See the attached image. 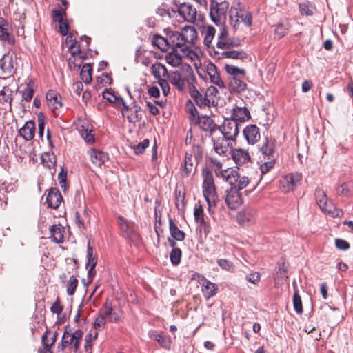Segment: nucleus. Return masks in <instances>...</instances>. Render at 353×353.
Listing matches in <instances>:
<instances>
[{"instance_id": "obj_1", "label": "nucleus", "mask_w": 353, "mask_h": 353, "mask_svg": "<svg viewBox=\"0 0 353 353\" xmlns=\"http://www.w3.org/2000/svg\"><path fill=\"white\" fill-rule=\"evenodd\" d=\"M203 159V151L200 146L193 145L185 154L184 163L181 168L183 177L194 176L199 162Z\"/></svg>"}, {"instance_id": "obj_2", "label": "nucleus", "mask_w": 353, "mask_h": 353, "mask_svg": "<svg viewBox=\"0 0 353 353\" xmlns=\"http://www.w3.org/2000/svg\"><path fill=\"white\" fill-rule=\"evenodd\" d=\"M203 194L208 203V210L210 212L212 207H216L219 201L216 188L214 182V178L210 172L203 170Z\"/></svg>"}, {"instance_id": "obj_3", "label": "nucleus", "mask_w": 353, "mask_h": 353, "mask_svg": "<svg viewBox=\"0 0 353 353\" xmlns=\"http://www.w3.org/2000/svg\"><path fill=\"white\" fill-rule=\"evenodd\" d=\"M83 334L81 330L77 329L72 332L69 326H66L61 338V344L59 345L58 348L63 350L68 347H70L71 351L77 353L79 349Z\"/></svg>"}, {"instance_id": "obj_4", "label": "nucleus", "mask_w": 353, "mask_h": 353, "mask_svg": "<svg viewBox=\"0 0 353 353\" xmlns=\"http://www.w3.org/2000/svg\"><path fill=\"white\" fill-rule=\"evenodd\" d=\"M229 8V3L226 1L220 3L211 0L210 6V16L214 23L219 26H225L226 13Z\"/></svg>"}, {"instance_id": "obj_5", "label": "nucleus", "mask_w": 353, "mask_h": 353, "mask_svg": "<svg viewBox=\"0 0 353 353\" xmlns=\"http://www.w3.org/2000/svg\"><path fill=\"white\" fill-rule=\"evenodd\" d=\"M1 101H3L5 108H10L12 100V93L16 89L17 85L13 76L1 77Z\"/></svg>"}, {"instance_id": "obj_6", "label": "nucleus", "mask_w": 353, "mask_h": 353, "mask_svg": "<svg viewBox=\"0 0 353 353\" xmlns=\"http://www.w3.org/2000/svg\"><path fill=\"white\" fill-rule=\"evenodd\" d=\"M226 26H221L218 35L216 47L219 49H230L238 47L241 45V41L237 37H230Z\"/></svg>"}, {"instance_id": "obj_7", "label": "nucleus", "mask_w": 353, "mask_h": 353, "mask_svg": "<svg viewBox=\"0 0 353 353\" xmlns=\"http://www.w3.org/2000/svg\"><path fill=\"white\" fill-rule=\"evenodd\" d=\"M223 136L228 139L235 141L239 135V129L237 122L230 118L225 119L222 125L219 127Z\"/></svg>"}, {"instance_id": "obj_8", "label": "nucleus", "mask_w": 353, "mask_h": 353, "mask_svg": "<svg viewBox=\"0 0 353 353\" xmlns=\"http://www.w3.org/2000/svg\"><path fill=\"white\" fill-rule=\"evenodd\" d=\"M258 149L265 159L276 158V146L274 138L265 137L258 145Z\"/></svg>"}, {"instance_id": "obj_9", "label": "nucleus", "mask_w": 353, "mask_h": 353, "mask_svg": "<svg viewBox=\"0 0 353 353\" xmlns=\"http://www.w3.org/2000/svg\"><path fill=\"white\" fill-rule=\"evenodd\" d=\"M192 51L190 48H172V50L165 56L166 62L172 66H179L181 62L182 59L188 57Z\"/></svg>"}, {"instance_id": "obj_10", "label": "nucleus", "mask_w": 353, "mask_h": 353, "mask_svg": "<svg viewBox=\"0 0 353 353\" xmlns=\"http://www.w3.org/2000/svg\"><path fill=\"white\" fill-rule=\"evenodd\" d=\"M225 201L227 206L231 210H236L242 205L243 199L241 194L238 191L236 186H231L226 191Z\"/></svg>"}, {"instance_id": "obj_11", "label": "nucleus", "mask_w": 353, "mask_h": 353, "mask_svg": "<svg viewBox=\"0 0 353 353\" xmlns=\"http://www.w3.org/2000/svg\"><path fill=\"white\" fill-rule=\"evenodd\" d=\"M227 175H223L226 178V181L232 185L236 186L238 191L245 188L249 183V179L248 176H240L237 172L234 170L228 171L225 170Z\"/></svg>"}, {"instance_id": "obj_12", "label": "nucleus", "mask_w": 353, "mask_h": 353, "mask_svg": "<svg viewBox=\"0 0 353 353\" xmlns=\"http://www.w3.org/2000/svg\"><path fill=\"white\" fill-rule=\"evenodd\" d=\"M232 141L224 136L214 139L213 148L215 152L220 156L226 157L228 153H230L232 150Z\"/></svg>"}, {"instance_id": "obj_13", "label": "nucleus", "mask_w": 353, "mask_h": 353, "mask_svg": "<svg viewBox=\"0 0 353 353\" xmlns=\"http://www.w3.org/2000/svg\"><path fill=\"white\" fill-rule=\"evenodd\" d=\"M243 135L249 145H254L261 139L259 128L255 124H249L243 130Z\"/></svg>"}, {"instance_id": "obj_14", "label": "nucleus", "mask_w": 353, "mask_h": 353, "mask_svg": "<svg viewBox=\"0 0 353 353\" xmlns=\"http://www.w3.org/2000/svg\"><path fill=\"white\" fill-rule=\"evenodd\" d=\"M177 12L185 21L192 23L196 21L197 12L192 5L183 3L178 8Z\"/></svg>"}, {"instance_id": "obj_15", "label": "nucleus", "mask_w": 353, "mask_h": 353, "mask_svg": "<svg viewBox=\"0 0 353 353\" xmlns=\"http://www.w3.org/2000/svg\"><path fill=\"white\" fill-rule=\"evenodd\" d=\"M206 73L209 77L210 82L220 88H225V85L220 77V73L216 65L209 63L206 66Z\"/></svg>"}, {"instance_id": "obj_16", "label": "nucleus", "mask_w": 353, "mask_h": 353, "mask_svg": "<svg viewBox=\"0 0 353 353\" xmlns=\"http://www.w3.org/2000/svg\"><path fill=\"white\" fill-rule=\"evenodd\" d=\"M168 41L170 42V48H190V46H188L182 37L181 32L169 30L167 32Z\"/></svg>"}, {"instance_id": "obj_17", "label": "nucleus", "mask_w": 353, "mask_h": 353, "mask_svg": "<svg viewBox=\"0 0 353 353\" xmlns=\"http://www.w3.org/2000/svg\"><path fill=\"white\" fill-rule=\"evenodd\" d=\"M190 94L195 103L200 108L212 106L210 99L207 97L205 94L201 93L194 86H193L192 88H190Z\"/></svg>"}, {"instance_id": "obj_18", "label": "nucleus", "mask_w": 353, "mask_h": 353, "mask_svg": "<svg viewBox=\"0 0 353 353\" xmlns=\"http://www.w3.org/2000/svg\"><path fill=\"white\" fill-rule=\"evenodd\" d=\"M251 118L249 110L245 107L236 106L232 108L230 119L236 122H245Z\"/></svg>"}, {"instance_id": "obj_19", "label": "nucleus", "mask_w": 353, "mask_h": 353, "mask_svg": "<svg viewBox=\"0 0 353 353\" xmlns=\"http://www.w3.org/2000/svg\"><path fill=\"white\" fill-rule=\"evenodd\" d=\"M1 41L7 42L10 46L15 43L12 28L3 18H1Z\"/></svg>"}, {"instance_id": "obj_20", "label": "nucleus", "mask_w": 353, "mask_h": 353, "mask_svg": "<svg viewBox=\"0 0 353 353\" xmlns=\"http://www.w3.org/2000/svg\"><path fill=\"white\" fill-rule=\"evenodd\" d=\"M46 101L48 107L52 110L62 107L61 97L55 90H50L46 94Z\"/></svg>"}, {"instance_id": "obj_21", "label": "nucleus", "mask_w": 353, "mask_h": 353, "mask_svg": "<svg viewBox=\"0 0 353 353\" xmlns=\"http://www.w3.org/2000/svg\"><path fill=\"white\" fill-rule=\"evenodd\" d=\"M62 200V196L57 188H52L49 190L46 196V202L49 208L57 209Z\"/></svg>"}, {"instance_id": "obj_22", "label": "nucleus", "mask_w": 353, "mask_h": 353, "mask_svg": "<svg viewBox=\"0 0 353 353\" xmlns=\"http://www.w3.org/2000/svg\"><path fill=\"white\" fill-rule=\"evenodd\" d=\"M230 153L232 159L239 165H243L250 159L248 152L240 148L232 149Z\"/></svg>"}, {"instance_id": "obj_23", "label": "nucleus", "mask_w": 353, "mask_h": 353, "mask_svg": "<svg viewBox=\"0 0 353 353\" xmlns=\"http://www.w3.org/2000/svg\"><path fill=\"white\" fill-rule=\"evenodd\" d=\"M181 33L188 46H190L192 50V45L194 43L197 38V32L194 27L186 26L182 28Z\"/></svg>"}, {"instance_id": "obj_24", "label": "nucleus", "mask_w": 353, "mask_h": 353, "mask_svg": "<svg viewBox=\"0 0 353 353\" xmlns=\"http://www.w3.org/2000/svg\"><path fill=\"white\" fill-rule=\"evenodd\" d=\"M35 129L34 122L30 120L25 123L19 130V134L26 141H30L34 137Z\"/></svg>"}, {"instance_id": "obj_25", "label": "nucleus", "mask_w": 353, "mask_h": 353, "mask_svg": "<svg viewBox=\"0 0 353 353\" xmlns=\"http://www.w3.org/2000/svg\"><path fill=\"white\" fill-rule=\"evenodd\" d=\"M196 123L199 128L204 132H212L214 130L216 124L214 121L208 116L198 117Z\"/></svg>"}, {"instance_id": "obj_26", "label": "nucleus", "mask_w": 353, "mask_h": 353, "mask_svg": "<svg viewBox=\"0 0 353 353\" xmlns=\"http://www.w3.org/2000/svg\"><path fill=\"white\" fill-rule=\"evenodd\" d=\"M65 228L61 225H53L50 229V238L57 243H62L63 241Z\"/></svg>"}, {"instance_id": "obj_27", "label": "nucleus", "mask_w": 353, "mask_h": 353, "mask_svg": "<svg viewBox=\"0 0 353 353\" xmlns=\"http://www.w3.org/2000/svg\"><path fill=\"white\" fill-rule=\"evenodd\" d=\"M217 290L218 286L215 283L207 279L204 280L203 283L202 292L204 294L205 298L207 300L215 296L216 294L217 293Z\"/></svg>"}, {"instance_id": "obj_28", "label": "nucleus", "mask_w": 353, "mask_h": 353, "mask_svg": "<svg viewBox=\"0 0 353 353\" xmlns=\"http://www.w3.org/2000/svg\"><path fill=\"white\" fill-rule=\"evenodd\" d=\"M149 335L152 339L157 341L163 348L170 349L171 340L169 336L161 335L157 331H150Z\"/></svg>"}, {"instance_id": "obj_29", "label": "nucleus", "mask_w": 353, "mask_h": 353, "mask_svg": "<svg viewBox=\"0 0 353 353\" xmlns=\"http://www.w3.org/2000/svg\"><path fill=\"white\" fill-rule=\"evenodd\" d=\"M90 157L92 162L97 166H101L108 159V154L97 150H91Z\"/></svg>"}, {"instance_id": "obj_30", "label": "nucleus", "mask_w": 353, "mask_h": 353, "mask_svg": "<svg viewBox=\"0 0 353 353\" xmlns=\"http://www.w3.org/2000/svg\"><path fill=\"white\" fill-rule=\"evenodd\" d=\"M169 81L172 85L175 86L179 91H183L185 89V81L181 77L178 72H173L168 75Z\"/></svg>"}, {"instance_id": "obj_31", "label": "nucleus", "mask_w": 353, "mask_h": 353, "mask_svg": "<svg viewBox=\"0 0 353 353\" xmlns=\"http://www.w3.org/2000/svg\"><path fill=\"white\" fill-rule=\"evenodd\" d=\"M1 70L7 73V76H13V61L12 56L5 54L1 57Z\"/></svg>"}, {"instance_id": "obj_32", "label": "nucleus", "mask_w": 353, "mask_h": 353, "mask_svg": "<svg viewBox=\"0 0 353 353\" xmlns=\"http://www.w3.org/2000/svg\"><path fill=\"white\" fill-rule=\"evenodd\" d=\"M169 229L172 238L176 241H181L185 239V233L179 229L173 219L169 220Z\"/></svg>"}, {"instance_id": "obj_33", "label": "nucleus", "mask_w": 353, "mask_h": 353, "mask_svg": "<svg viewBox=\"0 0 353 353\" xmlns=\"http://www.w3.org/2000/svg\"><path fill=\"white\" fill-rule=\"evenodd\" d=\"M58 336V333L57 332H53L49 330H47L44 334L42 336L41 341L43 345V347H50L54 344L57 337Z\"/></svg>"}, {"instance_id": "obj_34", "label": "nucleus", "mask_w": 353, "mask_h": 353, "mask_svg": "<svg viewBox=\"0 0 353 353\" xmlns=\"http://www.w3.org/2000/svg\"><path fill=\"white\" fill-rule=\"evenodd\" d=\"M336 194L339 196H351L353 195V181L343 183L336 189Z\"/></svg>"}, {"instance_id": "obj_35", "label": "nucleus", "mask_w": 353, "mask_h": 353, "mask_svg": "<svg viewBox=\"0 0 353 353\" xmlns=\"http://www.w3.org/2000/svg\"><path fill=\"white\" fill-rule=\"evenodd\" d=\"M230 88L235 92L241 93L245 90L246 83L236 77H232L230 80Z\"/></svg>"}, {"instance_id": "obj_36", "label": "nucleus", "mask_w": 353, "mask_h": 353, "mask_svg": "<svg viewBox=\"0 0 353 353\" xmlns=\"http://www.w3.org/2000/svg\"><path fill=\"white\" fill-rule=\"evenodd\" d=\"M152 43L162 51H167L170 48V42L168 41V37L165 38L156 34L153 37Z\"/></svg>"}, {"instance_id": "obj_37", "label": "nucleus", "mask_w": 353, "mask_h": 353, "mask_svg": "<svg viewBox=\"0 0 353 353\" xmlns=\"http://www.w3.org/2000/svg\"><path fill=\"white\" fill-rule=\"evenodd\" d=\"M315 197L316 203L321 210H325L329 204L327 203V197L323 190L321 188L316 189Z\"/></svg>"}, {"instance_id": "obj_38", "label": "nucleus", "mask_w": 353, "mask_h": 353, "mask_svg": "<svg viewBox=\"0 0 353 353\" xmlns=\"http://www.w3.org/2000/svg\"><path fill=\"white\" fill-rule=\"evenodd\" d=\"M92 68L90 63H85L83 65L80 72V77L85 84H89L92 81Z\"/></svg>"}, {"instance_id": "obj_39", "label": "nucleus", "mask_w": 353, "mask_h": 353, "mask_svg": "<svg viewBox=\"0 0 353 353\" xmlns=\"http://www.w3.org/2000/svg\"><path fill=\"white\" fill-rule=\"evenodd\" d=\"M34 83L30 80L29 81L23 90L21 91L22 99L26 101H30L32 99L33 94L34 92Z\"/></svg>"}, {"instance_id": "obj_40", "label": "nucleus", "mask_w": 353, "mask_h": 353, "mask_svg": "<svg viewBox=\"0 0 353 353\" xmlns=\"http://www.w3.org/2000/svg\"><path fill=\"white\" fill-rule=\"evenodd\" d=\"M130 111L131 114L127 115L128 121L132 123L139 122L142 119V116L140 114L141 107L137 105L135 102H133V110Z\"/></svg>"}, {"instance_id": "obj_41", "label": "nucleus", "mask_w": 353, "mask_h": 353, "mask_svg": "<svg viewBox=\"0 0 353 353\" xmlns=\"http://www.w3.org/2000/svg\"><path fill=\"white\" fill-rule=\"evenodd\" d=\"M151 72L154 77L158 80L161 79V76H165L168 72L165 65L158 62L152 65Z\"/></svg>"}, {"instance_id": "obj_42", "label": "nucleus", "mask_w": 353, "mask_h": 353, "mask_svg": "<svg viewBox=\"0 0 353 353\" xmlns=\"http://www.w3.org/2000/svg\"><path fill=\"white\" fill-rule=\"evenodd\" d=\"M223 58L243 59L247 58V54L243 51L238 50H225L221 53Z\"/></svg>"}, {"instance_id": "obj_43", "label": "nucleus", "mask_w": 353, "mask_h": 353, "mask_svg": "<svg viewBox=\"0 0 353 353\" xmlns=\"http://www.w3.org/2000/svg\"><path fill=\"white\" fill-rule=\"evenodd\" d=\"M229 20L230 25L236 30L239 24V9L232 6L229 10Z\"/></svg>"}, {"instance_id": "obj_44", "label": "nucleus", "mask_w": 353, "mask_h": 353, "mask_svg": "<svg viewBox=\"0 0 353 353\" xmlns=\"http://www.w3.org/2000/svg\"><path fill=\"white\" fill-rule=\"evenodd\" d=\"M86 259L87 262L85 267H96L97 263V257L93 254V249L90 246V242L88 244Z\"/></svg>"}, {"instance_id": "obj_45", "label": "nucleus", "mask_w": 353, "mask_h": 353, "mask_svg": "<svg viewBox=\"0 0 353 353\" xmlns=\"http://www.w3.org/2000/svg\"><path fill=\"white\" fill-rule=\"evenodd\" d=\"M205 94L207 97L210 99L212 106H215L217 104L216 99H218L219 94L218 89L214 86H210L206 89Z\"/></svg>"}, {"instance_id": "obj_46", "label": "nucleus", "mask_w": 353, "mask_h": 353, "mask_svg": "<svg viewBox=\"0 0 353 353\" xmlns=\"http://www.w3.org/2000/svg\"><path fill=\"white\" fill-rule=\"evenodd\" d=\"M299 10L302 15L311 16L314 13V7L312 3L305 1L299 4Z\"/></svg>"}, {"instance_id": "obj_47", "label": "nucleus", "mask_w": 353, "mask_h": 353, "mask_svg": "<svg viewBox=\"0 0 353 353\" xmlns=\"http://www.w3.org/2000/svg\"><path fill=\"white\" fill-rule=\"evenodd\" d=\"M182 256V252L180 248H174L172 249L170 253V259L171 263L176 266L181 263Z\"/></svg>"}, {"instance_id": "obj_48", "label": "nucleus", "mask_w": 353, "mask_h": 353, "mask_svg": "<svg viewBox=\"0 0 353 353\" xmlns=\"http://www.w3.org/2000/svg\"><path fill=\"white\" fill-rule=\"evenodd\" d=\"M103 98L107 100L110 103H119V99L121 97L117 96L112 90L105 89L102 94Z\"/></svg>"}, {"instance_id": "obj_49", "label": "nucleus", "mask_w": 353, "mask_h": 353, "mask_svg": "<svg viewBox=\"0 0 353 353\" xmlns=\"http://www.w3.org/2000/svg\"><path fill=\"white\" fill-rule=\"evenodd\" d=\"M194 215L195 221L197 223H200V224L203 226H205L206 225V222L204 219L203 210L201 205L195 206Z\"/></svg>"}, {"instance_id": "obj_50", "label": "nucleus", "mask_w": 353, "mask_h": 353, "mask_svg": "<svg viewBox=\"0 0 353 353\" xmlns=\"http://www.w3.org/2000/svg\"><path fill=\"white\" fill-rule=\"evenodd\" d=\"M149 145V139H145L139 143L132 145V148L133 149L134 154L139 155L143 154Z\"/></svg>"}, {"instance_id": "obj_51", "label": "nucleus", "mask_w": 353, "mask_h": 353, "mask_svg": "<svg viewBox=\"0 0 353 353\" xmlns=\"http://www.w3.org/2000/svg\"><path fill=\"white\" fill-rule=\"evenodd\" d=\"M225 69L227 73L231 74L232 77H237L238 75H245V70L232 65L226 64Z\"/></svg>"}, {"instance_id": "obj_52", "label": "nucleus", "mask_w": 353, "mask_h": 353, "mask_svg": "<svg viewBox=\"0 0 353 353\" xmlns=\"http://www.w3.org/2000/svg\"><path fill=\"white\" fill-rule=\"evenodd\" d=\"M185 108L187 112L190 116L191 119L196 120L199 115V112L194 104V103L191 100H188L185 104Z\"/></svg>"}, {"instance_id": "obj_53", "label": "nucleus", "mask_w": 353, "mask_h": 353, "mask_svg": "<svg viewBox=\"0 0 353 353\" xmlns=\"http://www.w3.org/2000/svg\"><path fill=\"white\" fill-rule=\"evenodd\" d=\"M293 306L295 312L301 314L303 313V306L302 301L300 295L298 293V291L296 290L294 296H293Z\"/></svg>"}, {"instance_id": "obj_54", "label": "nucleus", "mask_w": 353, "mask_h": 353, "mask_svg": "<svg viewBox=\"0 0 353 353\" xmlns=\"http://www.w3.org/2000/svg\"><path fill=\"white\" fill-rule=\"evenodd\" d=\"M268 161L264 162L260 165L261 174H265L273 168L276 163V158L267 159Z\"/></svg>"}, {"instance_id": "obj_55", "label": "nucleus", "mask_w": 353, "mask_h": 353, "mask_svg": "<svg viewBox=\"0 0 353 353\" xmlns=\"http://www.w3.org/2000/svg\"><path fill=\"white\" fill-rule=\"evenodd\" d=\"M118 223L121 230L123 232L126 233L128 235L131 234V233L132 232V229L131 228L130 223L125 219L121 216H118Z\"/></svg>"}, {"instance_id": "obj_56", "label": "nucleus", "mask_w": 353, "mask_h": 353, "mask_svg": "<svg viewBox=\"0 0 353 353\" xmlns=\"http://www.w3.org/2000/svg\"><path fill=\"white\" fill-rule=\"evenodd\" d=\"M77 285V279L72 276L67 283V293L68 295L72 296L75 293Z\"/></svg>"}, {"instance_id": "obj_57", "label": "nucleus", "mask_w": 353, "mask_h": 353, "mask_svg": "<svg viewBox=\"0 0 353 353\" xmlns=\"http://www.w3.org/2000/svg\"><path fill=\"white\" fill-rule=\"evenodd\" d=\"M217 263L222 270L228 272H233V270H234V265L233 263L228 259H219L217 261Z\"/></svg>"}, {"instance_id": "obj_58", "label": "nucleus", "mask_w": 353, "mask_h": 353, "mask_svg": "<svg viewBox=\"0 0 353 353\" xmlns=\"http://www.w3.org/2000/svg\"><path fill=\"white\" fill-rule=\"evenodd\" d=\"M239 20L241 19V22H243L245 26H251L252 22V17L250 12H242L241 10H239Z\"/></svg>"}, {"instance_id": "obj_59", "label": "nucleus", "mask_w": 353, "mask_h": 353, "mask_svg": "<svg viewBox=\"0 0 353 353\" xmlns=\"http://www.w3.org/2000/svg\"><path fill=\"white\" fill-rule=\"evenodd\" d=\"M216 32V30L212 26H208L206 29L205 37H204V43L206 46H209V44L212 42L214 34Z\"/></svg>"}, {"instance_id": "obj_60", "label": "nucleus", "mask_w": 353, "mask_h": 353, "mask_svg": "<svg viewBox=\"0 0 353 353\" xmlns=\"http://www.w3.org/2000/svg\"><path fill=\"white\" fill-rule=\"evenodd\" d=\"M113 307L110 301L107 300L103 304V309L100 311V314L105 319L109 317L112 314Z\"/></svg>"}, {"instance_id": "obj_61", "label": "nucleus", "mask_w": 353, "mask_h": 353, "mask_svg": "<svg viewBox=\"0 0 353 353\" xmlns=\"http://www.w3.org/2000/svg\"><path fill=\"white\" fill-rule=\"evenodd\" d=\"M323 212L331 214L333 217L341 216L343 214L342 210L332 207L331 205H328L325 210Z\"/></svg>"}, {"instance_id": "obj_62", "label": "nucleus", "mask_w": 353, "mask_h": 353, "mask_svg": "<svg viewBox=\"0 0 353 353\" xmlns=\"http://www.w3.org/2000/svg\"><path fill=\"white\" fill-rule=\"evenodd\" d=\"M288 33V28L282 23L278 24L274 30L275 37L278 39L283 37Z\"/></svg>"}, {"instance_id": "obj_63", "label": "nucleus", "mask_w": 353, "mask_h": 353, "mask_svg": "<svg viewBox=\"0 0 353 353\" xmlns=\"http://www.w3.org/2000/svg\"><path fill=\"white\" fill-rule=\"evenodd\" d=\"M280 188L283 192H288L292 190L290 186V181L288 179V174L283 176L280 180Z\"/></svg>"}, {"instance_id": "obj_64", "label": "nucleus", "mask_w": 353, "mask_h": 353, "mask_svg": "<svg viewBox=\"0 0 353 353\" xmlns=\"http://www.w3.org/2000/svg\"><path fill=\"white\" fill-rule=\"evenodd\" d=\"M81 137L87 143H94V135L92 133V130L88 129H83L81 131Z\"/></svg>"}]
</instances>
